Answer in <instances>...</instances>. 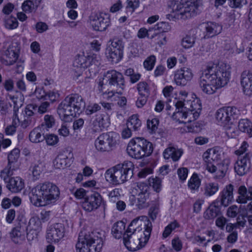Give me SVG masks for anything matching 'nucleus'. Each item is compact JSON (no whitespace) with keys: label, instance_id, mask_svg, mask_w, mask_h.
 Instances as JSON below:
<instances>
[{"label":"nucleus","instance_id":"1","mask_svg":"<svg viewBox=\"0 0 252 252\" xmlns=\"http://www.w3.org/2000/svg\"><path fill=\"white\" fill-rule=\"evenodd\" d=\"M152 229L151 222L146 216L134 219L123 236L124 244L130 251L144 247L148 242Z\"/></svg>","mask_w":252,"mask_h":252},{"label":"nucleus","instance_id":"2","mask_svg":"<svg viewBox=\"0 0 252 252\" xmlns=\"http://www.w3.org/2000/svg\"><path fill=\"white\" fill-rule=\"evenodd\" d=\"M230 66L228 64H209L203 71L200 77L199 86L208 94H214L225 86L230 78Z\"/></svg>","mask_w":252,"mask_h":252},{"label":"nucleus","instance_id":"3","mask_svg":"<svg viewBox=\"0 0 252 252\" xmlns=\"http://www.w3.org/2000/svg\"><path fill=\"white\" fill-rule=\"evenodd\" d=\"M31 194V202L39 207L55 203L59 198L60 191L55 184L45 182L36 185L32 189Z\"/></svg>","mask_w":252,"mask_h":252},{"label":"nucleus","instance_id":"4","mask_svg":"<svg viewBox=\"0 0 252 252\" xmlns=\"http://www.w3.org/2000/svg\"><path fill=\"white\" fill-rule=\"evenodd\" d=\"M176 112L173 118L179 123H187L196 120L199 116L202 109L200 100L198 99L186 102L177 101L175 103Z\"/></svg>","mask_w":252,"mask_h":252},{"label":"nucleus","instance_id":"5","mask_svg":"<svg viewBox=\"0 0 252 252\" xmlns=\"http://www.w3.org/2000/svg\"><path fill=\"white\" fill-rule=\"evenodd\" d=\"M85 106V102L81 96L74 94L66 96L59 105L58 114L60 119L68 122L71 117L79 114Z\"/></svg>","mask_w":252,"mask_h":252},{"label":"nucleus","instance_id":"6","mask_svg":"<svg viewBox=\"0 0 252 252\" xmlns=\"http://www.w3.org/2000/svg\"><path fill=\"white\" fill-rule=\"evenodd\" d=\"M133 169V163L126 160L107 169L104 174L105 178L111 185H121L132 177Z\"/></svg>","mask_w":252,"mask_h":252},{"label":"nucleus","instance_id":"7","mask_svg":"<svg viewBox=\"0 0 252 252\" xmlns=\"http://www.w3.org/2000/svg\"><path fill=\"white\" fill-rule=\"evenodd\" d=\"M104 237L102 232L94 231L86 234L80 233L76 245V252H100Z\"/></svg>","mask_w":252,"mask_h":252},{"label":"nucleus","instance_id":"8","mask_svg":"<svg viewBox=\"0 0 252 252\" xmlns=\"http://www.w3.org/2000/svg\"><path fill=\"white\" fill-rule=\"evenodd\" d=\"M197 9L192 0H171L167 17L170 20L189 18L196 15Z\"/></svg>","mask_w":252,"mask_h":252},{"label":"nucleus","instance_id":"9","mask_svg":"<svg viewBox=\"0 0 252 252\" xmlns=\"http://www.w3.org/2000/svg\"><path fill=\"white\" fill-rule=\"evenodd\" d=\"M127 151L130 156L136 159L150 156L153 151L152 144L143 138L132 139L128 143Z\"/></svg>","mask_w":252,"mask_h":252},{"label":"nucleus","instance_id":"10","mask_svg":"<svg viewBox=\"0 0 252 252\" xmlns=\"http://www.w3.org/2000/svg\"><path fill=\"white\" fill-rule=\"evenodd\" d=\"M239 111L235 107H227L219 109L215 117L218 125L222 126L229 137H233L235 131V126L231 122V117L237 115Z\"/></svg>","mask_w":252,"mask_h":252},{"label":"nucleus","instance_id":"11","mask_svg":"<svg viewBox=\"0 0 252 252\" xmlns=\"http://www.w3.org/2000/svg\"><path fill=\"white\" fill-rule=\"evenodd\" d=\"M13 170L10 168H4L0 171V178L6 184V188L11 192H20L25 187V183L20 177H12Z\"/></svg>","mask_w":252,"mask_h":252},{"label":"nucleus","instance_id":"12","mask_svg":"<svg viewBox=\"0 0 252 252\" xmlns=\"http://www.w3.org/2000/svg\"><path fill=\"white\" fill-rule=\"evenodd\" d=\"M108 82L109 85L113 89H115L116 93L122 94L125 88L124 78L122 73L114 70L108 71L102 81H100L99 86L102 87L104 81Z\"/></svg>","mask_w":252,"mask_h":252},{"label":"nucleus","instance_id":"13","mask_svg":"<svg viewBox=\"0 0 252 252\" xmlns=\"http://www.w3.org/2000/svg\"><path fill=\"white\" fill-rule=\"evenodd\" d=\"M96 56L86 57L84 55H79L76 57L73 63L74 76L76 79L82 75L85 68L90 65L94 64L96 66L100 65V63Z\"/></svg>","mask_w":252,"mask_h":252},{"label":"nucleus","instance_id":"14","mask_svg":"<svg viewBox=\"0 0 252 252\" xmlns=\"http://www.w3.org/2000/svg\"><path fill=\"white\" fill-rule=\"evenodd\" d=\"M110 124V116L107 113H98L91 118L90 126L92 132H100L106 129Z\"/></svg>","mask_w":252,"mask_h":252},{"label":"nucleus","instance_id":"15","mask_svg":"<svg viewBox=\"0 0 252 252\" xmlns=\"http://www.w3.org/2000/svg\"><path fill=\"white\" fill-rule=\"evenodd\" d=\"M91 23L94 31H105L111 25L110 15L103 12L96 13L91 16Z\"/></svg>","mask_w":252,"mask_h":252},{"label":"nucleus","instance_id":"16","mask_svg":"<svg viewBox=\"0 0 252 252\" xmlns=\"http://www.w3.org/2000/svg\"><path fill=\"white\" fill-rule=\"evenodd\" d=\"M115 143L112 133H103L95 139L94 145L98 151L103 152L112 150Z\"/></svg>","mask_w":252,"mask_h":252},{"label":"nucleus","instance_id":"17","mask_svg":"<svg viewBox=\"0 0 252 252\" xmlns=\"http://www.w3.org/2000/svg\"><path fill=\"white\" fill-rule=\"evenodd\" d=\"M230 164V159L229 158H224L220 163H209L206 166V169L210 173L214 174L216 179L222 178L225 175Z\"/></svg>","mask_w":252,"mask_h":252},{"label":"nucleus","instance_id":"18","mask_svg":"<svg viewBox=\"0 0 252 252\" xmlns=\"http://www.w3.org/2000/svg\"><path fill=\"white\" fill-rule=\"evenodd\" d=\"M64 233V225L57 223L48 228L46 238L49 243L58 242L63 237Z\"/></svg>","mask_w":252,"mask_h":252},{"label":"nucleus","instance_id":"19","mask_svg":"<svg viewBox=\"0 0 252 252\" xmlns=\"http://www.w3.org/2000/svg\"><path fill=\"white\" fill-rule=\"evenodd\" d=\"M102 204H104L102 197L99 193L94 192L85 198L82 207L85 210L90 212L97 209Z\"/></svg>","mask_w":252,"mask_h":252},{"label":"nucleus","instance_id":"20","mask_svg":"<svg viewBox=\"0 0 252 252\" xmlns=\"http://www.w3.org/2000/svg\"><path fill=\"white\" fill-rule=\"evenodd\" d=\"M193 76L191 69L184 67L177 70L174 73V80L178 86H185Z\"/></svg>","mask_w":252,"mask_h":252},{"label":"nucleus","instance_id":"21","mask_svg":"<svg viewBox=\"0 0 252 252\" xmlns=\"http://www.w3.org/2000/svg\"><path fill=\"white\" fill-rule=\"evenodd\" d=\"M252 155L250 153H246L243 157H239L234 165V170L239 176L245 175L250 167V160Z\"/></svg>","mask_w":252,"mask_h":252},{"label":"nucleus","instance_id":"22","mask_svg":"<svg viewBox=\"0 0 252 252\" xmlns=\"http://www.w3.org/2000/svg\"><path fill=\"white\" fill-rule=\"evenodd\" d=\"M234 186L229 184L225 186L220 192L218 199L220 204L224 207L228 206L233 200Z\"/></svg>","mask_w":252,"mask_h":252},{"label":"nucleus","instance_id":"23","mask_svg":"<svg viewBox=\"0 0 252 252\" xmlns=\"http://www.w3.org/2000/svg\"><path fill=\"white\" fill-rule=\"evenodd\" d=\"M237 193L236 201L238 203L246 204L252 201V186L246 188L244 185H241L238 188Z\"/></svg>","mask_w":252,"mask_h":252},{"label":"nucleus","instance_id":"24","mask_svg":"<svg viewBox=\"0 0 252 252\" xmlns=\"http://www.w3.org/2000/svg\"><path fill=\"white\" fill-rule=\"evenodd\" d=\"M241 84L244 94L250 95L252 93V72L245 70L241 74Z\"/></svg>","mask_w":252,"mask_h":252},{"label":"nucleus","instance_id":"25","mask_svg":"<svg viewBox=\"0 0 252 252\" xmlns=\"http://www.w3.org/2000/svg\"><path fill=\"white\" fill-rule=\"evenodd\" d=\"M183 154L182 149H179L172 145H169L163 152V156L164 159H171L173 161L176 162L179 160Z\"/></svg>","mask_w":252,"mask_h":252},{"label":"nucleus","instance_id":"26","mask_svg":"<svg viewBox=\"0 0 252 252\" xmlns=\"http://www.w3.org/2000/svg\"><path fill=\"white\" fill-rule=\"evenodd\" d=\"M19 57L16 47L9 46L5 51L2 59V63L6 65H11L16 63Z\"/></svg>","mask_w":252,"mask_h":252},{"label":"nucleus","instance_id":"27","mask_svg":"<svg viewBox=\"0 0 252 252\" xmlns=\"http://www.w3.org/2000/svg\"><path fill=\"white\" fill-rule=\"evenodd\" d=\"M9 99L12 100L14 104V111L15 112H16V109L18 108V97L11 94H7L5 95V99L0 97V111L2 113H5L8 108L11 106V104L7 102Z\"/></svg>","mask_w":252,"mask_h":252},{"label":"nucleus","instance_id":"28","mask_svg":"<svg viewBox=\"0 0 252 252\" xmlns=\"http://www.w3.org/2000/svg\"><path fill=\"white\" fill-rule=\"evenodd\" d=\"M49 107L50 103L47 101L41 103L38 106L36 104H30L27 106V114L29 116H34L36 112L43 114L48 112Z\"/></svg>","mask_w":252,"mask_h":252},{"label":"nucleus","instance_id":"29","mask_svg":"<svg viewBox=\"0 0 252 252\" xmlns=\"http://www.w3.org/2000/svg\"><path fill=\"white\" fill-rule=\"evenodd\" d=\"M203 158L206 163V166L209 163H217L218 160L220 158V152L216 148H211L207 150L203 154Z\"/></svg>","mask_w":252,"mask_h":252},{"label":"nucleus","instance_id":"30","mask_svg":"<svg viewBox=\"0 0 252 252\" xmlns=\"http://www.w3.org/2000/svg\"><path fill=\"white\" fill-rule=\"evenodd\" d=\"M20 151L18 148L12 150L8 155V165L5 168H10L15 170L19 166L18 160L20 157Z\"/></svg>","mask_w":252,"mask_h":252},{"label":"nucleus","instance_id":"31","mask_svg":"<svg viewBox=\"0 0 252 252\" xmlns=\"http://www.w3.org/2000/svg\"><path fill=\"white\" fill-rule=\"evenodd\" d=\"M205 37H212L221 32L222 30L221 27L218 24L214 22H207L205 24Z\"/></svg>","mask_w":252,"mask_h":252},{"label":"nucleus","instance_id":"32","mask_svg":"<svg viewBox=\"0 0 252 252\" xmlns=\"http://www.w3.org/2000/svg\"><path fill=\"white\" fill-rule=\"evenodd\" d=\"M45 139V136L42 131V128L38 126L32 130L29 134L30 140L34 143L42 142Z\"/></svg>","mask_w":252,"mask_h":252},{"label":"nucleus","instance_id":"33","mask_svg":"<svg viewBox=\"0 0 252 252\" xmlns=\"http://www.w3.org/2000/svg\"><path fill=\"white\" fill-rule=\"evenodd\" d=\"M126 224L122 221H120L115 223L112 228V233L116 239L120 238L125 233Z\"/></svg>","mask_w":252,"mask_h":252},{"label":"nucleus","instance_id":"34","mask_svg":"<svg viewBox=\"0 0 252 252\" xmlns=\"http://www.w3.org/2000/svg\"><path fill=\"white\" fill-rule=\"evenodd\" d=\"M150 39L155 44H158L159 46L165 45L167 42L166 36L165 33L157 31L153 32L150 36Z\"/></svg>","mask_w":252,"mask_h":252},{"label":"nucleus","instance_id":"35","mask_svg":"<svg viewBox=\"0 0 252 252\" xmlns=\"http://www.w3.org/2000/svg\"><path fill=\"white\" fill-rule=\"evenodd\" d=\"M219 189L218 183L215 182L208 183L204 187V195L210 197L214 195Z\"/></svg>","mask_w":252,"mask_h":252},{"label":"nucleus","instance_id":"36","mask_svg":"<svg viewBox=\"0 0 252 252\" xmlns=\"http://www.w3.org/2000/svg\"><path fill=\"white\" fill-rule=\"evenodd\" d=\"M109 42L110 44L108 45L107 48L124 53V43L122 39L114 38L110 39Z\"/></svg>","mask_w":252,"mask_h":252},{"label":"nucleus","instance_id":"37","mask_svg":"<svg viewBox=\"0 0 252 252\" xmlns=\"http://www.w3.org/2000/svg\"><path fill=\"white\" fill-rule=\"evenodd\" d=\"M141 126V122L137 115L130 116L127 121L126 126L133 131L138 130Z\"/></svg>","mask_w":252,"mask_h":252},{"label":"nucleus","instance_id":"38","mask_svg":"<svg viewBox=\"0 0 252 252\" xmlns=\"http://www.w3.org/2000/svg\"><path fill=\"white\" fill-rule=\"evenodd\" d=\"M238 127L241 131L247 132L250 137H252V123L248 119L240 120Z\"/></svg>","mask_w":252,"mask_h":252},{"label":"nucleus","instance_id":"39","mask_svg":"<svg viewBox=\"0 0 252 252\" xmlns=\"http://www.w3.org/2000/svg\"><path fill=\"white\" fill-rule=\"evenodd\" d=\"M69 159L66 155H58L54 161V165L56 168H64L69 166L68 161Z\"/></svg>","mask_w":252,"mask_h":252},{"label":"nucleus","instance_id":"40","mask_svg":"<svg viewBox=\"0 0 252 252\" xmlns=\"http://www.w3.org/2000/svg\"><path fill=\"white\" fill-rule=\"evenodd\" d=\"M149 196L145 194L142 195V194H137V197L135 200L137 201L135 202V205L139 209H143L147 208L149 206V204L147 201L149 199Z\"/></svg>","mask_w":252,"mask_h":252},{"label":"nucleus","instance_id":"41","mask_svg":"<svg viewBox=\"0 0 252 252\" xmlns=\"http://www.w3.org/2000/svg\"><path fill=\"white\" fill-rule=\"evenodd\" d=\"M106 54L107 58L111 59L112 62L115 63L119 62L123 57V53L109 49L107 48H106Z\"/></svg>","mask_w":252,"mask_h":252},{"label":"nucleus","instance_id":"42","mask_svg":"<svg viewBox=\"0 0 252 252\" xmlns=\"http://www.w3.org/2000/svg\"><path fill=\"white\" fill-rule=\"evenodd\" d=\"M220 208L216 205H211L204 213V217L208 220L213 219L219 215Z\"/></svg>","mask_w":252,"mask_h":252},{"label":"nucleus","instance_id":"43","mask_svg":"<svg viewBox=\"0 0 252 252\" xmlns=\"http://www.w3.org/2000/svg\"><path fill=\"white\" fill-rule=\"evenodd\" d=\"M4 24L5 27L9 30L15 29L18 26V22L17 19L11 16L7 15L5 17Z\"/></svg>","mask_w":252,"mask_h":252},{"label":"nucleus","instance_id":"44","mask_svg":"<svg viewBox=\"0 0 252 252\" xmlns=\"http://www.w3.org/2000/svg\"><path fill=\"white\" fill-rule=\"evenodd\" d=\"M137 89L140 96H148L150 95V87L146 82L138 83L137 85Z\"/></svg>","mask_w":252,"mask_h":252},{"label":"nucleus","instance_id":"45","mask_svg":"<svg viewBox=\"0 0 252 252\" xmlns=\"http://www.w3.org/2000/svg\"><path fill=\"white\" fill-rule=\"evenodd\" d=\"M29 229H32L35 231L40 232L42 230L41 222L39 217H32L29 220L28 225L27 226Z\"/></svg>","mask_w":252,"mask_h":252},{"label":"nucleus","instance_id":"46","mask_svg":"<svg viewBox=\"0 0 252 252\" xmlns=\"http://www.w3.org/2000/svg\"><path fill=\"white\" fill-rule=\"evenodd\" d=\"M201 185V180L196 173H193L188 182V187L191 190L198 189Z\"/></svg>","mask_w":252,"mask_h":252},{"label":"nucleus","instance_id":"47","mask_svg":"<svg viewBox=\"0 0 252 252\" xmlns=\"http://www.w3.org/2000/svg\"><path fill=\"white\" fill-rule=\"evenodd\" d=\"M55 124V120L52 115H46L44 117V122L40 126L42 129H48L52 128Z\"/></svg>","mask_w":252,"mask_h":252},{"label":"nucleus","instance_id":"48","mask_svg":"<svg viewBox=\"0 0 252 252\" xmlns=\"http://www.w3.org/2000/svg\"><path fill=\"white\" fill-rule=\"evenodd\" d=\"M25 112L24 119L21 122V126L23 128H26L28 126H32L35 122V119L33 116H29L27 114V107L25 108Z\"/></svg>","mask_w":252,"mask_h":252},{"label":"nucleus","instance_id":"49","mask_svg":"<svg viewBox=\"0 0 252 252\" xmlns=\"http://www.w3.org/2000/svg\"><path fill=\"white\" fill-rule=\"evenodd\" d=\"M148 183L150 186L152 187L153 189L157 192H159L161 189V180L158 177L150 178L148 179Z\"/></svg>","mask_w":252,"mask_h":252},{"label":"nucleus","instance_id":"50","mask_svg":"<svg viewBox=\"0 0 252 252\" xmlns=\"http://www.w3.org/2000/svg\"><path fill=\"white\" fill-rule=\"evenodd\" d=\"M156 60V57L154 55L148 57L143 63L144 68L148 71L152 70L155 65Z\"/></svg>","mask_w":252,"mask_h":252},{"label":"nucleus","instance_id":"51","mask_svg":"<svg viewBox=\"0 0 252 252\" xmlns=\"http://www.w3.org/2000/svg\"><path fill=\"white\" fill-rule=\"evenodd\" d=\"M122 191V189L119 188H115L109 191L107 195L109 201L113 203L116 202L120 197Z\"/></svg>","mask_w":252,"mask_h":252},{"label":"nucleus","instance_id":"52","mask_svg":"<svg viewBox=\"0 0 252 252\" xmlns=\"http://www.w3.org/2000/svg\"><path fill=\"white\" fill-rule=\"evenodd\" d=\"M152 28L154 32H162L164 33L170 29L168 23L165 22H160L154 25Z\"/></svg>","mask_w":252,"mask_h":252},{"label":"nucleus","instance_id":"53","mask_svg":"<svg viewBox=\"0 0 252 252\" xmlns=\"http://www.w3.org/2000/svg\"><path fill=\"white\" fill-rule=\"evenodd\" d=\"M194 43L195 38L190 35H186L182 40V45L185 49L192 47Z\"/></svg>","mask_w":252,"mask_h":252},{"label":"nucleus","instance_id":"54","mask_svg":"<svg viewBox=\"0 0 252 252\" xmlns=\"http://www.w3.org/2000/svg\"><path fill=\"white\" fill-rule=\"evenodd\" d=\"M153 32L152 27L150 28L149 29H147L145 28H141L138 30L137 36L139 38H144L147 37L150 39V36Z\"/></svg>","mask_w":252,"mask_h":252},{"label":"nucleus","instance_id":"55","mask_svg":"<svg viewBox=\"0 0 252 252\" xmlns=\"http://www.w3.org/2000/svg\"><path fill=\"white\" fill-rule=\"evenodd\" d=\"M140 1L139 0H127L126 9L127 11H129L131 14L139 6Z\"/></svg>","mask_w":252,"mask_h":252},{"label":"nucleus","instance_id":"56","mask_svg":"<svg viewBox=\"0 0 252 252\" xmlns=\"http://www.w3.org/2000/svg\"><path fill=\"white\" fill-rule=\"evenodd\" d=\"M159 121L157 118H152L147 120V127L150 133L155 132L158 127Z\"/></svg>","mask_w":252,"mask_h":252},{"label":"nucleus","instance_id":"57","mask_svg":"<svg viewBox=\"0 0 252 252\" xmlns=\"http://www.w3.org/2000/svg\"><path fill=\"white\" fill-rule=\"evenodd\" d=\"M101 109V106L97 103H91L89 104L85 110V114L88 116H90L93 114L97 112Z\"/></svg>","mask_w":252,"mask_h":252},{"label":"nucleus","instance_id":"58","mask_svg":"<svg viewBox=\"0 0 252 252\" xmlns=\"http://www.w3.org/2000/svg\"><path fill=\"white\" fill-rule=\"evenodd\" d=\"M179 227V225L177 221H174L169 223L165 227L163 232L162 236L164 238L167 237L173 230Z\"/></svg>","mask_w":252,"mask_h":252},{"label":"nucleus","instance_id":"59","mask_svg":"<svg viewBox=\"0 0 252 252\" xmlns=\"http://www.w3.org/2000/svg\"><path fill=\"white\" fill-rule=\"evenodd\" d=\"M159 212V204L158 203H156L152 205L149 209L148 215L149 217L153 220H155Z\"/></svg>","mask_w":252,"mask_h":252},{"label":"nucleus","instance_id":"60","mask_svg":"<svg viewBox=\"0 0 252 252\" xmlns=\"http://www.w3.org/2000/svg\"><path fill=\"white\" fill-rule=\"evenodd\" d=\"M43 169V165L41 163L35 164L32 169V174L34 180H37L42 172Z\"/></svg>","mask_w":252,"mask_h":252},{"label":"nucleus","instance_id":"61","mask_svg":"<svg viewBox=\"0 0 252 252\" xmlns=\"http://www.w3.org/2000/svg\"><path fill=\"white\" fill-rule=\"evenodd\" d=\"M44 140H45L47 144L49 146H54L59 142L58 136L53 134L45 136Z\"/></svg>","mask_w":252,"mask_h":252},{"label":"nucleus","instance_id":"62","mask_svg":"<svg viewBox=\"0 0 252 252\" xmlns=\"http://www.w3.org/2000/svg\"><path fill=\"white\" fill-rule=\"evenodd\" d=\"M22 7L23 10L27 13L32 12L35 9L33 2L30 0L25 1L22 4Z\"/></svg>","mask_w":252,"mask_h":252},{"label":"nucleus","instance_id":"63","mask_svg":"<svg viewBox=\"0 0 252 252\" xmlns=\"http://www.w3.org/2000/svg\"><path fill=\"white\" fill-rule=\"evenodd\" d=\"M137 188L138 194H142V195L145 194L149 196V187L146 183H139Z\"/></svg>","mask_w":252,"mask_h":252},{"label":"nucleus","instance_id":"64","mask_svg":"<svg viewBox=\"0 0 252 252\" xmlns=\"http://www.w3.org/2000/svg\"><path fill=\"white\" fill-rule=\"evenodd\" d=\"M3 86L7 92H12L14 88V81L11 78L7 79L3 82Z\"/></svg>","mask_w":252,"mask_h":252}]
</instances>
